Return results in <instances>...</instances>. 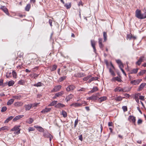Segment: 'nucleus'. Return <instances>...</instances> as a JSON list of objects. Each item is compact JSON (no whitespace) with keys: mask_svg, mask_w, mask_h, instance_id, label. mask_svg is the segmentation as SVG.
<instances>
[{"mask_svg":"<svg viewBox=\"0 0 146 146\" xmlns=\"http://www.w3.org/2000/svg\"><path fill=\"white\" fill-rule=\"evenodd\" d=\"M25 83V82L24 80H19L18 82V84L22 85H23Z\"/></svg>","mask_w":146,"mask_h":146,"instance_id":"obj_49","label":"nucleus"},{"mask_svg":"<svg viewBox=\"0 0 146 146\" xmlns=\"http://www.w3.org/2000/svg\"><path fill=\"white\" fill-rule=\"evenodd\" d=\"M70 106L77 108L79 107H81L82 106V104L78 102L73 103L70 105Z\"/></svg>","mask_w":146,"mask_h":146,"instance_id":"obj_11","label":"nucleus"},{"mask_svg":"<svg viewBox=\"0 0 146 146\" xmlns=\"http://www.w3.org/2000/svg\"><path fill=\"white\" fill-rule=\"evenodd\" d=\"M23 53L20 51H19L17 53V55L18 56V57L20 58H23Z\"/></svg>","mask_w":146,"mask_h":146,"instance_id":"obj_39","label":"nucleus"},{"mask_svg":"<svg viewBox=\"0 0 146 146\" xmlns=\"http://www.w3.org/2000/svg\"><path fill=\"white\" fill-rule=\"evenodd\" d=\"M14 81L13 80H11L10 81H9L8 82V85L9 86H13L14 84Z\"/></svg>","mask_w":146,"mask_h":146,"instance_id":"obj_45","label":"nucleus"},{"mask_svg":"<svg viewBox=\"0 0 146 146\" xmlns=\"http://www.w3.org/2000/svg\"><path fill=\"white\" fill-rule=\"evenodd\" d=\"M128 120L129 121L135 123L136 120L135 117L133 116L130 115L128 117Z\"/></svg>","mask_w":146,"mask_h":146,"instance_id":"obj_6","label":"nucleus"},{"mask_svg":"<svg viewBox=\"0 0 146 146\" xmlns=\"http://www.w3.org/2000/svg\"><path fill=\"white\" fill-rule=\"evenodd\" d=\"M65 6L66 8L67 9L70 8L71 7V5L70 3H69V4H66L65 5Z\"/></svg>","mask_w":146,"mask_h":146,"instance_id":"obj_50","label":"nucleus"},{"mask_svg":"<svg viewBox=\"0 0 146 146\" xmlns=\"http://www.w3.org/2000/svg\"><path fill=\"white\" fill-rule=\"evenodd\" d=\"M51 135V134L48 132H43V135L44 137L48 138Z\"/></svg>","mask_w":146,"mask_h":146,"instance_id":"obj_26","label":"nucleus"},{"mask_svg":"<svg viewBox=\"0 0 146 146\" xmlns=\"http://www.w3.org/2000/svg\"><path fill=\"white\" fill-rule=\"evenodd\" d=\"M99 94V93H98L96 94V96L95 95H92L91 96H90V99H91V100H93L94 101H95L96 100L98 99V97H97V96H98V94Z\"/></svg>","mask_w":146,"mask_h":146,"instance_id":"obj_17","label":"nucleus"},{"mask_svg":"<svg viewBox=\"0 0 146 146\" xmlns=\"http://www.w3.org/2000/svg\"><path fill=\"white\" fill-rule=\"evenodd\" d=\"M73 96H74L73 95L70 94L69 95H68L66 96V98L65 99V100L67 102H68L71 99H72L73 98Z\"/></svg>","mask_w":146,"mask_h":146,"instance_id":"obj_14","label":"nucleus"},{"mask_svg":"<svg viewBox=\"0 0 146 146\" xmlns=\"http://www.w3.org/2000/svg\"><path fill=\"white\" fill-rule=\"evenodd\" d=\"M12 74L11 72H8L6 73V77L7 78H9L12 76Z\"/></svg>","mask_w":146,"mask_h":146,"instance_id":"obj_46","label":"nucleus"},{"mask_svg":"<svg viewBox=\"0 0 146 146\" xmlns=\"http://www.w3.org/2000/svg\"><path fill=\"white\" fill-rule=\"evenodd\" d=\"M61 114L62 115L63 117L65 118L67 116V113L66 111L64 110H62V111L60 112Z\"/></svg>","mask_w":146,"mask_h":146,"instance_id":"obj_28","label":"nucleus"},{"mask_svg":"<svg viewBox=\"0 0 146 146\" xmlns=\"http://www.w3.org/2000/svg\"><path fill=\"white\" fill-rule=\"evenodd\" d=\"M91 45L94 49V52H96V49L95 47V42L94 40H91Z\"/></svg>","mask_w":146,"mask_h":146,"instance_id":"obj_13","label":"nucleus"},{"mask_svg":"<svg viewBox=\"0 0 146 146\" xmlns=\"http://www.w3.org/2000/svg\"><path fill=\"white\" fill-rule=\"evenodd\" d=\"M78 122V119H76L74 122V127H76V125H77Z\"/></svg>","mask_w":146,"mask_h":146,"instance_id":"obj_58","label":"nucleus"},{"mask_svg":"<svg viewBox=\"0 0 146 146\" xmlns=\"http://www.w3.org/2000/svg\"><path fill=\"white\" fill-rule=\"evenodd\" d=\"M51 110L50 108H46L45 109L42 110L41 112L43 113H47L50 111Z\"/></svg>","mask_w":146,"mask_h":146,"instance_id":"obj_18","label":"nucleus"},{"mask_svg":"<svg viewBox=\"0 0 146 146\" xmlns=\"http://www.w3.org/2000/svg\"><path fill=\"white\" fill-rule=\"evenodd\" d=\"M57 67L56 65L54 64L52 66H50L48 68L51 71H53L56 69Z\"/></svg>","mask_w":146,"mask_h":146,"instance_id":"obj_24","label":"nucleus"},{"mask_svg":"<svg viewBox=\"0 0 146 146\" xmlns=\"http://www.w3.org/2000/svg\"><path fill=\"white\" fill-rule=\"evenodd\" d=\"M23 115H20L16 116L15 118L13 119V121H16L20 119L21 118H22L23 117Z\"/></svg>","mask_w":146,"mask_h":146,"instance_id":"obj_16","label":"nucleus"},{"mask_svg":"<svg viewBox=\"0 0 146 146\" xmlns=\"http://www.w3.org/2000/svg\"><path fill=\"white\" fill-rule=\"evenodd\" d=\"M142 121L141 119H139L137 121V123L138 124H140L142 123Z\"/></svg>","mask_w":146,"mask_h":146,"instance_id":"obj_62","label":"nucleus"},{"mask_svg":"<svg viewBox=\"0 0 146 146\" xmlns=\"http://www.w3.org/2000/svg\"><path fill=\"white\" fill-rule=\"evenodd\" d=\"M57 102V101H53L51 102L50 104H49L48 106H54V105H56Z\"/></svg>","mask_w":146,"mask_h":146,"instance_id":"obj_37","label":"nucleus"},{"mask_svg":"<svg viewBox=\"0 0 146 146\" xmlns=\"http://www.w3.org/2000/svg\"><path fill=\"white\" fill-rule=\"evenodd\" d=\"M61 86L58 85L56 86L52 91V92H57L61 88Z\"/></svg>","mask_w":146,"mask_h":146,"instance_id":"obj_5","label":"nucleus"},{"mask_svg":"<svg viewBox=\"0 0 146 146\" xmlns=\"http://www.w3.org/2000/svg\"><path fill=\"white\" fill-rule=\"evenodd\" d=\"M115 92H124V90L122 88H121L120 87H117L115 89Z\"/></svg>","mask_w":146,"mask_h":146,"instance_id":"obj_35","label":"nucleus"},{"mask_svg":"<svg viewBox=\"0 0 146 146\" xmlns=\"http://www.w3.org/2000/svg\"><path fill=\"white\" fill-rule=\"evenodd\" d=\"M39 74H34L33 75V77L34 79H36V78L38 76Z\"/></svg>","mask_w":146,"mask_h":146,"instance_id":"obj_59","label":"nucleus"},{"mask_svg":"<svg viewBox=\"0 0 146 146\" xmlns=\"http://www.w3.org/2000/svg\"><path fill=\"white\" fill-rule=\"evenodd\" d=\"M98 40L99 47L101 49H102L104 47V45L102 44L103 39L102 38H99Z\"/></svg>","mask_w":146,"mask_h":146,"instance_id":"obj_7","label":"nucleus"},{"mask_svg":"<svg viewBox=\"0 0 146 146\" xmlns=\"http://www.w3.org/2000/svg\"><path fill=\"white\" fill-rule=\"evenodd\" d=\"M103 37H104V41H106L107 40V33L106 32H103Z\"/></svg>","mask_w":146,"mask_h":146,"instance_id":"obj_38","label":"nucleus"},{"mask_svg":"<svg viewBox=\"0 0 146 146\" xmlns=\"http://www.w3.org/2000/svg\"><path fill=\"white\" fill-rule=\"evenodd\" d=\"M64 94V92L63 91H61L60 92L57 93L55 94V95L57 97L61 96Z\"/></svg>","mask_w":146,"mask_h":146,"instance_id":"obj_29","label":"nucleus"},{"mask_svg":"<svg viewBox=\"0 0 146 146\" xmlns=\"http://www.w3.org/2000/svg\"><path fill=\"white\" fill-rule=\"evenodd\" d=\"M144 96H140L139 97V99L142 100H144Z\"/></svg>","mask_w":146,"mask_h":146,"instance_id":"obj_64","label":"nucleus"},{"mask_svg":"<svg viewBox=\"0 0 146 146\" xmlns=\"http://www.w3.org/2000/svg\"><path fill=\"white\" fill-rule=\"evenodd\" d=\"M133 35L131 34H128L127 35V39H129V40H131L132 39Z\"/></svg>","mask_w":146,"mask_h":146,"instance_id":"obj_47","label":"nucleus"},{"mask_svg":"<svg viewBox=\"0 0 146 146\" xmlns=\"http://www.w3.org/2000/svg\"><path fill=\"white\" fill-rule=\"evenodd\" d=\"M114 100L117 101H121L122 100V98L121 96H119L115 98Z\"/></svg>","mask_w":146,"mask_h":146,"instance_id":"obj_43","label":"nucleus"},{"mask_svg":"<svg viewBox=\"0 0 146 146\" xmlns=\"http://www.w3.org/2000/svg\"><path fill=\"white\" fill-rule=\"evenodd\" d=\"M135 16L140 19H143L146 18V14H142L140 10L137 9L135 11Z\"/></svg>","mask_w":146,"mask_h":146,"instance_id":"obj_1","label":"nucleus"},{"mask_svg":"<svg viewBox=\"0 0 146 146\" xmlns=\"http://www.w3.org/2000/svg\"><path fill=\"white\" fill-rule=\"evenodd\" d=\"M9 130V127L7 126H4L0 128V131H8Z\"/></svg>","mask_w":146,"mask_h":146,"instance_id":"obj_27","label":"nucleus"},{"mask_svg":"<svg viewBox=\"0 0 146 146\" xmlns=\"http://www.w3.org/2000/svg\"><path fill=\"white\" fill-rule=\"evenodd\" d=\"M30 58L32 59H35L38 57L37 55L33 53L30 55L29 56Z\"/></svg>","mask_w":146,"mask_h":146,"instance_id":"obj_20","label":"nucleus"},{"mask_svg":"<svg viewBox=\"0 0 146 146\" xmlns=\"http://www.w3.org/2000/svg\"><path fill=\"white\" fill-rule=\"evenodd\" d=\"M33 121L34 119L33 118H30L26 121V122L27 123L31 124L33 122Z\"/></svg>","mask_w":146,"mask_h":146,"instance_id":"obj_23","label":"nucleus"},{"mask_svg":"<svg viewBox=\"0 0 146 146\" xmlns=\"http://www.w3.org/2000/svg\"><path fill=\"white\" fill-rule=\"evenodd\" d=\"M42 84L40 82H39L34 85V86L36 87H39L42 86Z\"/></svg>","mask_w":146,"mask_h":146,"instance_id":"obj_48","label":"nucleus"},{"mask_svg":"<svg viewBox=\"0 0 146 146\" xmlns=\"http://www.w3.org/2000/svg\"><path fill=\"white\" fill-rule=\"evenodd\" d=\"M66 76H63L61 77L60 78V82H62L63 80H64L66 78Z\"/></svg>","mask_w":146,"mask_h":146,"instance_id":"obj_56","label":"nucleus"},{"mask_svg":"<svg viewBox=\"0 0 146 146\" xmlns=\"http://www.w3.org/2000/svg\"><path fill=\"white\" fill-rule=\"evenodd\" d=\"M23 103L21 102H17L14 104V105L16 107H19L23 106Z\"/></svg>","mask_w":146,"mask_h":146,"instance_id":"obj_21","label":"nucleus"},{"mask_svg":"<svg viewBox=\"0 0 146 146\" xmlns=\"http://www.w3.org/2000/svg\"><path fill=\"white\" fill-rule=\"evenodd\" d=\"M31 7V5L28 4L27 5L25 8V10L27 11H29Z\"/></svg>","mask_w":146,"mask_h":146,"instance_id":"obj_41","label":"nucleus"},{"mask_svg":"<svg viewBox=\"0 0 146 146\" xmlns=\"http://www.w3.org/2000/svg\"><path fill=\"white\" fill-rule=\"evenodd\" d=\"M116 63L117 64H123L122 63L121 61L120 60H116Z\"/></svg>","mask_w":146,"mask_h":146,"instance_id":"obj_57","label":"nucleus"},{"mask_svg":"<svg viewBox=\"0 0 146 146\" xmlns=\"http://www.w3.org/2000/svg\"><path fill=\"white\" fill-rule=\"evenodd\" d=\"M111 67L109 68V72L111 74V75L113 76H115V74L113 70L114 69V66H113V64H110Z\"/></svg>","mask_w":146,"mask_h":146,"instance_id":"obj_3","label":"nucleus"},{"mask_svg":"<svg viewBox=\"0 0 146 146\" xmlns=\"http://www.w3.org/2000/svg\"><path fill=\"white\" fill-rule=\"evenodd\" d=\"M7 109V108L6 106H3L2 107L1 110V111L2 112H4Z\"/></svg>","mask_w":146,"mask_h":146,"instance_id":"obj_52","label":"nucleus"},{"mask_svg":"<svg viewBox=\"0 0 146 146\" xmlns=\"http://www.w3.org/2000/svg\"><path fill=\"white\" fill-rule=\"evenodd\" d=\"M143 59V57H141L139 60L136 62V64H140L142 62Z\"/></svg>","mask_w":146,"mask_h":146,"instance_id":"obj_40","label":"nucleus"},{"mask_svg":"<svg viewBox=\"0 0 146 146\" xmlns=\"http://www.w3.org/2000/svg\"><path fill=\"white\" fill-rule=\"evenodd\" d=\"M122 108L124 112L127 111V107L126 106H123L122 107Z\"/></svg>","mask_w":146,"mask_h":146,"instance_id":"obj_53","label":"nucleus"},{"mask_svg":"<svg viewBox=\"0 0 146 146\" xmlns=\"http://www.w3.org/2000/svg\"><path fill=\"white\" fill-rule=\"evenodd\" d=\"M32 106L33 104H29L25 105L24 107L26 111H29L31 109Z\"/></svg>","mask_w":146,"mask_h":146,"instance_id":"obj_8","label":"nucleus"},{"mask_svg":"<svg viewBox=\"0 0 146 146\" xmlns=\"http://www.w3.org/2000/svg\"><path fill=\"white\" fill-rule=\"evenodd\" d=\"M65 106V105L61 103H58L55 106L56 108H63Z\"/></svg>","mask_w":146,"mask_h":146,"instance_id":"obj_25","label":"nucleus"},{"mask_svg":"<svg viewBox=\"0 0 146 146\" xmlns=\"http://www.w3.org/2000/svg\"><path fill=\"white\" fill-rule=\"evenodd\" d=\"M98 90V89L97 87H93L92 90L90 91L91 93H93Z\"/></svg>","mask_w":146,"mask_h":146,"instance_id":"obj_44","label":"nucleus"},{"mask_svg":"<svg viewBox=\"0 0 146 146\" xmlns=\"http://www.w3.org/2000/svg\"><path fill=\"white\" fill-rule=\"evenodd\" d=\"M98 100L99 102L101 103L104 101H105L107 99V97L106 96H102L100 98H98Z\"/></svg>","mask_w":146,"mask_h":146,"instance_id":"obj_15","label":"nucleus"},{"mask_svg":"<svg viewBox=\"0 0 146 146\" xmlns=\"http://www.w3.org/2000/svg\"><path fill=\"white\" fill-rule=\"evenodd\" d=\"M15 100L13 99H11L9 100L7 102L8 105H10L12 104L14 102Z\"/></svg>","mask_w":146,"mask_h":146,"instance_id":"obj_30","label":"nucleus"},{"mask_svg":"<svg viewBox=\"0 0 146 146\" xmlns=\"http://www.w3.org/2000/svg\"><path fill=\"white\" fill-rule=\"evenodd\" d=\"M21 126L20 125H16L11 129V131H17L14 133L16 134H18L20 133L21 129H20Z\"/></svg>","mask_w":146,"mask_h":146,"instance_id":"obj_2","label":"nucleus"},{"mask_svg":"<svg viewBox=\"0 0 146 146\" xmlns=\"http://www.w3.org/2000/svg\"><path fill=\"white\" fill-rule=\"evenodd\" d=\"M29 131L30 132L31 131H34L35 130L34 128L32 127H30L28 129Z\"/></svg>","mask_w":146,"mask_h":146,"instance_id":"obj_55","label":"nucleus"},{"mask_svg":"<svg viewBox=\"0 0 146 146\" xmlns=\"http://www.w3.org/2000/svg\"><path fill=\"white\" fill-rule=\"evenodd\" d=\"M13 117V116H11L8 117L4 121L5 123H8L10 120H11Z\"/></svg>","mask_w":146,"mask_h":146,"instance_id":"obj_34","label":"nucleus"},{"mask_svg":"<svg viewBox=\"0 0 146 146\" xmlns=\"http://www.w3.org/2000/svg\"><path fill=\"white\" fill-rule=\"evenodd\" d=\"M142 80L140 79H138L137 80H133L131 81V84H132L134 85H136L137 84H138Z\"/></svg>","mask_w":146,"mask_h":146,"instance_id":"obj_12","label":"nucleus"},{"mask_svg":"<svg viewBox=\"0 0 146 146\" xmlns=\"http://www.w3.org/2000/svg\"><path fill=\"white\" fill-rule=\"evenodd\" d=\"M13 97L17 100H20L21 96L20 95L14 96H13Z\"/></svg>","mask_w":146,"mask_h":146,"instance_id":"obj_42","label":"nucleus"},{"mask_svg":"<svg viewBox=\"0 0 146 146\" xmlns=\"http://www.w3.org/2000/svg\"><path fill=\"white\" fill-rule=\"evenodd\" d=\"M13 77L14 78H17V74L16 72L15 71H13L12 72V74Z\"/></svg>","mask_w":146,"mask_h":146,"instance_id":"obj_51","label":"nucleus"},{"mask_svg":"<svg viewBox=\"0 0 146 146\" xmlns=\"http://www.w3.org/2000/svg\"><path fill=\"white\" fill-rule=\"evenodd\" d=\"M146 84L145 83H142L139 86L138 88V91H140L145 86Z\"/></svg>","mask_w":146,"mask_h":146,"instance_id":"obj_19","label":"nucleus"},{"mask_svg":"<svg viewBox=\"0 0 146 146\" xmlns=\"http://www.w3.org/2000/svg\"><path fill=\"white\" fill-rule=\"evenodd\" d=\"M78 5L79 6H80V5H82V6H83V4L82 2V1H80L79 2L78 4Z\"/></svg>","mask_w":146,"mask_h":146,"instance_id":"obj_60","label":"nucleus"},{"mask_svg":"<svg viewBox=\"0 0 146 146\" xmlns=\"http://www.w3.org/2000/svg\"><path fill=\"white\" fill-rule=\"evenodd\" d=\"M80 104H82V106L83 105V106H84L85 105H87V102L85 101H82L81 103Z\"/></svg>","mask_w":146,"mask_h":146,"instance_id":"obj_63","label":"nucleus"},{"mask_svg":"<svg viewBox=\"0 0 146 146\" xmlns=\"http://www.w3.org/2000/svg\"><path fill=\"white\" fill-rule=\"evenodd\" d=\"M85 90L86 89L83 88H81L79 89V90H78V91H83V92H84L85 91Z\"/></svg>","mask_w":146,"mask_h":146,"instance_id":"obj_61","label":"nucleus"},{"mask_svg":"<svg viewBox=\"0 0 146 146\" xmlns=\"http://www.w3.org/2000/svg\"><path fill=\"white\" fill-rule=\"evenodd\" d=\"M146 73V70H142L139 72L137 74V76H141L143 75L144 74Z\"/></svg>","mask_w":146,"mask_h":146,"instance_id":"obj_33","label":"nucleus"},{"mask_svg":"<svg viewBox=\"0 0 146 146\" xmlns=\"http://www.w3.org/2000/svg\"><path fill=\"white\" fill-rule=\"evenodd\" d=\"M69 86L70 88V90H73L75 88V86L73 85H70Z\"/></svg>","mask_w":146,"mask_h":146,"instance_id":"obj_54","label":"nucleus"},{"mask_svg":"<svg viewBox=\"0 0 146 146\" xmlns=\"http://www.w3.org/2000/svg\"><path fill=\"white\" fill-rule=\"evenodd\" d=\"M85 76V74L82 72H79L76 74L74 76L76 77L80 78Z\"/></svg>","mask_w":146,"mask_h":146,"instance_id":"obj_10","label":"nucleus"},{"mask_svg":"<svg viewBox=\"0 0 146 146\" xmlns=\"http://www.w3.org/2000/svg\"><path fill=\"white\" fill-rule=\"evenodd\" d=\"M111 80L112 82H115V81H117L120 82H122V81L121 79L120 78H119L117 76L113 78Z\"/></svg>","mask_w":146,"mask_h":146,"instance_id":"obj_9","label":"nucleus"},{"mask_svg":"<svg viewBox=\"0 0 146 146\" xmlns=\"http://www.w3.org/2000/svg\"><path fill=\"white\" fill-rule=\"evenodd\" d=\"M119 67L122 71V72L123 73V74L125 76H126V74L124 71V70H123V69L122 68L123 66V64H119Z\"/></svg>","mask_w":146,"mask_h":146,"instance_id":"obj_32","label":"nucleus"},{"mask_svg":"<svg viewBox=\"0 0 146 146\" xmlns=\"http://www.w3.org/2000/svg\"><path fill=\"white\" fill-rule=\"evenodd\" d=\"M36 128L37 129V130L40 132H44V129L41 127L38 126L36 127Z\"/></svg>","mask_w":146,"mask_h":146,"instance_id":"obj_36","label":"nucleus"},{"mask_svg":"<svg viewBox=\"0 0 146 146\" xmlns=\"http://www.w3.org/2000/svg\"><path fill=\"white\" fill-rule=\"evenodd\" d=\"M1 9L3 10L4 13H5L7 15H9V13L8 11V9L7 8L4 6H1Z\"/></svg>","mask_w":146,"mask_h":146,"instance_id":"obj_4","label":"nucleus"},{"mask_svg":"<svg viewBox=\"0 0 146 146\" xmlns=\"http://www.w3.org/2000/svg\"><path fill=\"white\" fill-rule=\"evenodd\" d=\"M138 69V68L133 69L131 71V74H136L137 72Z\"/></svg>","mask_w":146,"mask_h":146,"instance_id":"obj_31","label":"nucleus"},{"mask_svg":"<svg viewBox=\"0 0 146 146\" xmlns=\"http://www.w3.org/2000/svg\"><path fill=\"white\" fill-rule=\"evenodd\" d=\"M98 78L97 77H93L90 78L88 81V83H90L92 81L94 80H97Z\"/></svg>","mask_w":146,"mask_h":146,"instance_id":"obj_22","label":"nucleus"}]
</instances>
